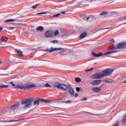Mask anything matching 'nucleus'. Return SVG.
<instances>
[{
	"instance_id": "f257e3e1",
	"label": "nucleus",
	"mask_w": 126,
	"mask_h": 126,
	"mask_svg": "<svg viewBox=\"0 0 126 126\" xmlns=\"http://www.w3.org/2000/svg\"><path fill=\"white\" fill-rule=\"evenodd\" d=\"M114 71V70L111 69H106L103 71H101L99 73H97L91 76V78L93 79H99L105 77V76H108Z\"/></svg>"
},
{
	"instance_id": "f03ea898",
	"label": "nucleus",
	"mask_w": 126,
	"mask_h": 126,
	"mask_svg": "<svg viewBox=\"0 0 126 126\" xmlns=\"http://www.w3.org/2000/svg\"><path fill=\"white\" fill-rule=\"evenodd\" d=\"M34 101V97H30L28 98H25L22 100V105H25L23 107L24 110H26L29 108H31L32 106V102Z\"/></svg>"
},
{
	"instance_id": "7ed1b4c3",
	"label": "nucleus",
	"mask_w": 126,
	"mask_h": 126,
	"mask_svg": "<svg viewBox=\"0 0 126 126\" xmlns=\"http://www.w3.org/2000/svg\"><path fill=\"white\" fill-rule=\"evenodd\" d=\"M114 53H117V51L116 50H112L110 51H108L103 54V53L99 52L98 54H96L95 52H92V56H94L95 58H98L99 57H102V58H104L105 57H107V55H110V54H113Z\"/></svg>"
},
{
	"instance_id": "20e7f679",
	"label": "nucleus",
	"mask_w": 126,
	"mask_h": 126,
	"mask_svg": "<svg viewBox=\"0 0 126 126\" xmlns=\"http://www.w3.org/2000/svg\"><path fill=\"white\" fill-rule=\"evenodd\" d=\"M40 102H43V103H46V104H50L51 102H56V100H48L44 98H38L37 99L34 101L33 104L34 106H38V105L40 104Z\"/></svg>"
},
{
	"instance_id": "39448f33",
	"label": "nucleus",
	"mask_w": 126,
	"mask_h": 126,
	"mask_svg": "<svg viewBox=\"0 0 126 126\" xmlns=\"http://www.w3.org/2000/svg\"><path fill=\"white\" fill-rule=\"evenodd\" d=\"M14 88H15L16 89H20L21 90H27V84L21 86L17 85L14 87Z\"/></svg>"
},
{
	"instance_id": "423d86ee",
	"label": "nucleus",
	"mask_w": 126,
	"mask_h": 126,
	"mask_svg": "<svg viewBox=\"0 0 126 126\" xmlns=\"http://www.w3.org/2000/svg\"><path fill=\"white\" fill-rule=\"evenodd\" d=\"M20 106V104H15L11 106H9V109L10 110V111H15V110H17V109L19 108Z\"/></svg>"
},
{
	"instance_id": "0eeeda50",
	"label": "nucleus",
	"mask_w": 126,
	"mask_h": 126,
	"mask_svg": "<svg viewBox=\"0 0 126 126\" xmlns=\"http://www.w3.org/2000/svg\"><path fill=\"white\" fill-rule=\"evenodd\" d=\"M68 91L70 96H74V90H73V88L71 87V86L70 85H68Z\"/></svg>"
},
{
	"instance_id": "6e6552de",
	"label": "nucleus",
	"mask_w": 126,
	"mask_h": 126,
	"mask_svg": "<svg viewBox=\"0 0 126 126\" xmlns=\"http://www.w3.org/2000/svg\"><path fill=\"white\" fill-rule=\"evenodd\" d=\"M44 37H45V38H51V37H53V33L52 31H47L44 33Z\"/></svg>"
},
{
	"instance_id": "1a4fd4ad",
	"label": "nucleus",
	"mask_w": 126,
	"mask_h": 126,
	"mask_svg": "<svg viewBox=\"0 0 126 126\" xmlns=\"http://www.w3.org/2000/svg\"><path fill=\"white\" fill-rule=\"evenodd\" d=\"M68 88V87H67V86H66V85L63 84H61L59 88V89L60 90H61V91L63 90V91H66Z\"/></svg>"
},
{
	"instance_id": "9d476101",
	"label": "nucleus",
	"mask_w": 126,
	"mask_h": 126,
	"mask_svg": "<svg viewBox=\"0 0 126 126\" xmlns=\"http://www.w3.org/2000/svg\"><path fill=\"white\" fill-rule=\"evenodd\" d=\"M35 87H38V86L36 84H32L31 85L27 84V90L31 89V88H35Z\"/></svg>"
},
{
	"instance_id": "9b49d317",
	"label": "nucleus",
	"mask_w": 126,
	"mask_h": 126,
	"mask_svg": "<svg viewBox=\"0 0 126 126\" xmlns=\"http://www.w3.org/2000/svg\"><path fill=\"white\" fill-rule=\"evenodd\" d=\"M61 50H63L62 48H54L53 47H51L50 49L48 50V51L49 53H53V52H55V51H61Z\"/></svg>"
},
{
	"instance_id": "f8f14e48",
	"label": "nucleus",
	"mask_w": 126,
	"mask_h": 126,
	"mask_svg": "<svg viewBox=\"0 0 126 126\" xmlns=\"http://www.w3.org/2000/svg\"><path fill=\"white\" fill-rule=\"evenodd\" d=\"M14 52L20 57H23V52L18 50L17 49H14Z\"/></svg>"
},
{
	"instance_id": "ddd939ff",
	"label": "nucleus",
	"mask_w": 126,
	"mask_h": 126,
	"mask_svg": "<svg viewBox=\"0 0 126 126\" xmlns=\"http://www.w3.org/2000/svg\"><path fill=\"white\" fill-rule=\"evenodd\" d=\"M92 90H93V91H94V92H96V93H98L100 92V91H101V90H102V89H101V87H94L92 89Z\"/></svg>"
},
{
	"instance_id": "4468645a",
	"label": "nucleus",
	"mask_w": 126,
	"mask_h": 126,
	"mask_svg": "<svg viewBox=\"0 0 126 126\" xmlns=\"http://www.w3.org/2000/svg\"><path fill=\"white\" fill-rule=\"evenodd\" d=\"M116 47L117 49H125V47H124V42L117 44Z\"/></svg>"
},
{
	"instance_id": "2eb2a0df",
	"label": "nucleus",
	"mask_w": 126,
	"mask_h": 126,
	"mask_svg": "<svg viewBox=\"0 0 126 126\" xmlns=\"http://www.w3.org/2000/svg\"><path fill=\"white\" fill-rule=\"evenodd\" d=\"M87 35V32H84L82 33L79 37V40H81L82 39H83V38H85V37H86Z\"/></svg>"
},
{
	"instance_id": "dca6fc26",
	"label": "nucleus",
	"mask_w": 126,
	"mask_h": 126,
	"mask_svg": "<svg viewBox=\"0 0 126 126\" xmlns=\"http://www.w3.org/2000/svg\"><path fill=\"white\" fill-rule=\"evenodd\" d=\"M94 18L95 17L94 16L91 15L87 18V20H89V22H91V21H93V20H94Z\"/></svg>"
},
{
	"instance_id": "f3484780",
	"label": "nucleus",
	"mask_w": 126,
	"mask_h": 126,
	"mask_svg": "<svg viewBox=\"0 0 126 126\" xmlns=\"http://www.w3.org/2000/svg\"><path fill=\"white\" fill-rule=\"evenodd\" d=\"M8 38L5 36H2L0 39V43H2V42H7Z\"/></svg>"
},
{
	"instance_id": "a211bd4d",
	"label": "nucleus",
	"mask_w": 126,
	"mask_h": 126,
	"mask_svg": "<svg viewBox=\"0 0 126 126\" xmlns=\"http://www.w3.org/2000/svg\"><path fill=\"white\" fill-rule=\"evenodd\" d=\"M36 30L38 31V32H43L44 31V28L42 26H38L36 27Z\"/></svg>"
},
{
	"instance_id": "6ab92c4d",
	"label": "nucleus",
	"mask_w": 126,
	"mask_h": 126,
	"mask_svg": "<svg viewBox=\"0 0 126 126\" xmlns=\"http://www.w3.org/2000/svg\"><path fill=\"white\" fill-rule=\"evenodd\" d=\"M62 84L59 82H55L54 85V87H57L58 89H60Z\"/></svg>"
},
{
	"instance_id": "aec40b11",
	"label": "nucleus",
	"mask_w": 126,
	"mask_h": 126,
	"mask_svg": "<svg viewBox=\"0 0 126 126\" xmlns=\"http://www.w3.org/2000/svg\"><path fill=\"white\" fill-rule=\"evenodd\" d=\"M63 98H59V99H54L55 101H57V100H61V102H63L64 103H65L66 104H70L71 103V100H66V101H63Z\"/></svg>"
},
{
	"instance_id": "412c9836",
	"label": "nucleus",
	"mask_w": 126,
	"mask_h": 126,
	"mask_svg": "<svg viewBox=\"0 0 126 126\" xmlns=\"http://www.w3.org/2000/svg\"><path fill=\"white\" fill-rule=\"evenodd\" d=\"M18 20H19L10 19L5 20L4 22H13L14 21H18Z\"/></svg>"
},
{
	"instance_id": "4be33fe9",
	"label": "nucleus",
	"mask_w": 126,
	"mask_h": 126,
	"mask_svg": "<svg viewBox=\"0 0 126 126\" xmlns=\"http://www.w3.org/2000/svg\"><path fill=\"white\" fill-rule=\"evenodd\" d=\"M20 121H21V119H19L17 120H10L9 121H0V122H2V123H11L12 122H19Z\"/></svg>"
},
{
	"instance_id": "5701e85b",
	"label": "nucleus",
	"mask_w": 126,
	"mask_h": 126,
	"mask_svg": "<svg viewBox=\"0 0 126 126\" xmlns=\"http://www.w3.org/2000/svg\"><path fill=\"white\" fill-rule=\"evenodd\" d=\"M104 82L106 83H112L113 82V80L109 78H106L104 80Z\"/></svg>"
},
{
	"instance_id": "b1692460",
	"label": "nucleus",
	"mask_w": 126,
	"mask_h": 126,
	"mask_svg": "<svg viewBox=\"0 0 126 126\" xmlns=\"http://www.w3.org/2000/svg\"><path fill=\"white\" fill-rule=\"evenodd\" d=\"M109 50H117V46L113 45L109 47Z\"/></svg>"
},
{
	"instance_id": "393cba45",
	"label": "nucleus",
	"mask_w": 126,
	"mask_h": 126,
	"mask_svg": "<svg viewBox=\"0 0 126 126\" xmlns=\"http://www.w3.org/2000/svg\"><path fill=\"white\" fill-rule=\"evenodd\" d=\"M107 14H108V12L103 11L100 14V15H103L104 17H106Z\"/></svg>"
},
{
	"instance_id": "a878e982",
	"label": "nucleus",
	"mask_w": 126,
	"mask_h": 126,
	"mask_svg": "<svg viewBox=\"0 0 126 126\" xmlns=\"http://www.w3.org/2000/svg\"><path fill=\"white\" fill-rule=\"evenodd\" d=\"M75 81L77 83H79V82L81 81V79H80L79 77H76L75 78Z\"/></svg>"
},
{
	"instance_id": "bb28decb",
	"label": "nucleus",
	"mask_w": 126,
	"mask_h": 126,
	"mask_svg": "<svg viewBox=\"0 0 126 126\" xmlns=\"http://www.w3.org/2000/svg\"><path fill=\"white\" fill-rule=\"evenodd\" d=\"M81 17L82 18V19H84V20H86V19L87 20V17H88L86 16V15H82Z\"/></svg>"
},
{
	"instance_id": "cd10ccee",
	"label": "nucleus",
	"mask_w": 126,
	"mask_h": 126,
	"mask_svg": "<svg viewBox=\"0 0 126 126\" xmlns=\"http://www.w3.org/2000/svg\"><path fill=\"white\" fill-rule=\"evenodd\" d=\"M8 87V85H2L0 86V88H7Z\"/></svg>"
},
{
	"instance_id": "c85d7f7f",
	"label": "nucleus",
	"mask_w": 126,
	"mask_h": 126,
	"mask_svg": "<svg viewBox=\"0 0 126 126\" xmlns=\"http://www.w3.org/2000/svg\"><path fill=\"white\" fill-rule=\"evenodd\" d=\"M95 82L96 83V85H98V84H100L101 82H102V80H95Z\"/></svg>"
},
{
	"instance_id": "c756f323",
	"label": "nucleus",
	"mask_w": 126,
	"mask_h": 126,
	"mask_svg": "<svg viewBox=\"0 0 126 126\" xmlns=\"http://www.w3.org/2000/svg\"><path fill=\"white\" fill-rule=\"evenodd\" d=\"M122 20H126V19L125 18V16L119 18L118 19V21H122Z\"/></svg>"
},
{
	"instance_id": "7c9ffc66",
	"label": "nucleus",
	"mask_w": 126,
	"mask_h": 126,
	"mask_svg": "<svg viewBox=\"0 0 126 126\" xmlns=\"http://www.w3.org/2000/svg\"><path fill=\"white\" fill-rule=\"evenodd\" d=\"M111 13L113 15H116V14H120V12H118L117 11H112L111 12Z\"/></svg>"
},
{
	"instance_id": "2f4dec72",
	"label": "nucleus",
	"mask_w": 126,
	"mask_h": 126,
	"mask_svg": "<svg viewBox=\"0 0 126 126\" xmlns=\"http://www.w3.org/2000/svg\"><path fill=\"white\" fill-rule=\"evenodd\" d=\"M90 84H92V85H97V84L96 83V80L93 81L90 83Z\"/></svg>"
},
{
	"instance_id": "473e14b6",
	"label": "nucleus",
	"mask_w": 126,
	"mask_h": 126,
	"mask_svg": "<svg viewBox=\"0 0 126 126\" xmlns=\"http://www.w3.org/2000/svg\"><path fill=\"white\" fill-rule=\"evenodd\" d=\"M59 34H60V32H59L58 30H56L55 32H54V35L55 36H57L58 35H59Z\"/></svg>"
},
{
	"instance_id": "72a5a7b5",
	"label": "nucleus",
	"mask_w": 126,
	"mask_h": 126,
	"mask_svg": "<svg viewBox=\"0 0 126 126\" xmlns=\"http://www.w3.org/2000/svg\"><path fill=\"white\" fill-rule=\"evenodd\" d=\"M60 15H61V13H59L57 14L54 15L53 16V17H59V16H60Z\"/></svg>"
},
{
	"instance_id": "f704fd0d",
	"label": "nucleus",
	"mask_w": 126,
	"mask_h": 126,
	"mask_svg": "<svg viewBox=\"0 0 126 126\" xmlns=\"http://www.w3.org/2000/svg\"><path fill=\"white\" fill-rule=\"evenodd\" d=\"M39 5H40V4H35V5L32 6V8H33V9L36 8V7H37V6H39Z\"/></svg>"
},
{
	"instance_id": "c9c22d12",
	"label": "nucleus",
	"mask_w": 126,
	"mask_h": 126,
	"mask_svg": "<svg viewBox=\"0 0 126 126\" xmlns=\"http://www.w3.org/2000/svg\"><path fill=\"white\" fill-rule=\"evenodd\" d=\"M6 112H7V110H6L5 109H3L0 111V114H2V113H5Z\"/></svg>"
},
{
	"instance_id": "e433bc0d",
	"label": "nucleus",
	"mask_w": 126,
	"mask_h": 126,
	"mask_svg": "<svg viewBox=\"0 0 126 126\" xmlns=\"http://www.w3.org/2000/svg\"><path fill=\"white\" fill-rule=\"evenodd\" d=\"M51 43H53V44H57V43H59L56 40H52L51 41Z\"/></svg>"
},
{
	"instance_id": "4c0bfd02",
	"label": "nucleus",
	"mask_w": 126,
	"mask_h": 126,
	"mask_svg": "<svg viewBox=\"0 0 126 126\" xmlns=\"http://www.w3.org/2000/svg\"><path fill=\"white\" fill-rule=\"evenodd\" d=\"M93 69H94V68H89V69H87L86 70V71L87 72H88V71H91L92 70H93Z\"/></svg>"
},
{
	"instance_id": "58836bf2",
	"label": "nucleus",
	"mask_w": 126,
	"mask_h": 126,
	"mask_svg": "<svg viewBox=\"0 0 126 126\" xmlns=\"http://www.w3.org/2000/svg\"><path fill=\"white\" fill-rule=\"evenodd\" d=\"M37 15H40V14H47V12H42L41 13H38Z\"/></svg>"
},
{
	"instance_id": "ea45409f",
	"label": "nucleus",
	"mask_w": 126,
	"mask_h": 126,
	"mask_svg": "<svg viewBox=\"0 0 126 126\" xmlns=\"http://www.w3.org/2000/svg\"><path fill=\"white\" fill-rule=\"evenodd\" d=\"M76 91L77 92H79L80 91V88L79 87H76Z\"/></svg>"
},
{
	"instance_id": "a19ab883",
	"label": "nucleus",
	"mask_w": 126,
	"mask_h": 126,
	"mask_svg": "<svg viewBox=\"0 0 126 126\" xmlns=\"http://www.w3.org/2000/svg\"><path fill=\"white\" fill-rule=\"evenodd\" d=\"M8 30H13L14 29V27H7V28Z\"/></svg>"
},
{
	"instance_id": "79ce46f5",
	"label": "nucleus",
	"mask_w": 126,
	"mask_h": 126,
	"mask_svg": "<svg viewBox=\"0 0 126 126\" xmlns=\"http://www.w3.org/2000/svg\"><path fill=\"white\" fill-rule=\"evenodd\" d=\"M123 46L124 49H126V41L123 42Z\"/></svg>"
},
{
	"instance_id": "37998d69",
	"label": "nucleus",
	"mask_w": 126,
	"mask_h": 126,
	"mask_svg": "<svg viewBox=\"0 0 126 126\" xmlns=\"http://www.w3.org/2000/svg\"><path fill=\"white\" fill-rule=\"evenodd\" d=\"M45 87H52V86L50 85H49L48 83H47L45 85Z\"/></svg>"
},
{
	"instance_id": "c03bdc74",
	"label": "nucleus",
	"mask_w": 126,
	"mask_h": 126,
	"mask_svg": "<svg viewBox=\"0 0 126 126\" xmlns=\"http://www.w3.org/2000/svg\"><path fill=\"white\" fill-rule=\"evenodd\" d=\"M104 29H109V28H106L105 29H101V28H99L98 29V31H100V30H104Z\"/></svg>"
},
{
	"instance_id": "a18cd8bd",
	"label": "nucleus",
	"mask_w": 126,
	"mask_h": 126,
	"mask_svg": "<svg viewBox=\"0 0 126 126\" xmlns=\"http://www.w3.org/2000/svg\"><path fill=\"white\" fill-rule=\"evenodd\" d=\"M87 100V98H86V97H84L82 98V101H86Z\"/></svg>"
},
{
	"instance_id": "49530a36",
	"label": "nucleus",
	"mask_w": 126,
	"mask_h": 126,
	"mask_svg": "<svg viewBox=\"0 0 126 126\" xmlns=\"http://www.w3.org/2000/svg\"><path fill=\"white\" fill-rule=\"evenodd\" d=\"M12 24H14V25H21V24L14 23H12Z\"/></svg>"
},
{
	"instance_id": "de8ad7c7",
	"label": "nucleus",
	"mask_w": 126,
	"mask_h": 126,
	"mask_svg": "<svg viewBox=\"0 0 126 126\" xmlns=\"http://www.w3.org/2000/svg\"><path fill=\"white\" fill-rule=\"evenodd\" d=\"M126 78V75H124L121 77L122 79H125Z\"/></svg>"
},
{
	"instance_id": "09e8293b",
	"label": "nucleus",
	"mask_w": 126,
	"mask_h": 126,
	"mask_svg": "<svg viewBox=\"0 0 126 126\" xmlns=\"http://www.w3.org/2000/svg\"><path fill=\"white\" fill-rule=\"evenodd\" d=\"M110 42H111V43H115V40H114V39H110Z\"/></svg>"
},
{
	"instance_id": "8fccbe9b",
	"label": "nucleus",
	"mask_w": 126,
	"mask_h": 126,
	"mask_svg": "<svg viewBox=\"0 0 126 126\" xmlns=\"http://www.w3.org/2000/svg\"><path fill=\"white\" fill-rule=\"evenodd\" d=\"M74 97H75V98H76V97H78V94H75Z\"/></svg>"
},
{
	"instance_id": "3c124183",
	"label": "nucleus",
	"mask_w": 126,
	"mask_h": 126,
	"mask_svg": "<svg viewBox=\"0 0 126 126\" xmlns=\"http://www.w3.org/2000/svg\"><path fill=\"white\" fill-rule=\"evenodd\" d=\"M60 13H62V14H65V11H62Z\"/></svg>"
},
{
	"instance_id": "603ef678",
	"label": "nucleus",
	"mask_w": 126,
	"mask_h": 126,
	"mask_svg": "<svg viewBox=\"0 0 126 126\" xmlns=\"http://www.w3.org/2000/svg\"><path fill=\"white\" fill-rule=\"evenodd\" d=\"M119 126V122H117V124L113 126Z\"/></svg>"
},
{
	"instance_id": "864d4df0",
	"label": "nucleus",
	"mask_w": 126,
	"mask_h": 126,
	"mask_svg": "<svg viewBox=\"0 0 126 126\" xmlns=\"http://www.w3.org/2000/svg\"><path fill=\"white\" fill-rule=\"evenodd\" d=\"M2 27H0V31H1V30H2Z\"/></svg>"
},
{
	"instance_id": "5fc2aeb1",
	"label": "nucleus",
	"mask_w": 126,
	"mask_h": 126,
	"mask_svg": "<svg viewBox=\"0 0 126 126\" xmlns=\"http://www.w3.org/2000/svg\"><path fill=\"white\" fill-rule=\"evenodd\" d=\"M12 86L13 87H14V86H15V85L14 84H12Z\"/></svg>"
},
{
	"instance_id": "6e6d98bb",
	"label": "nucleus",
	"mask_w": 126,
	"mask_h": 126,
	"mask_svg": "<svg viewBox=\"0 0 126 126\" xmlns=\"http://www.w3.org/2000/svg\"><path fill=\"white\" fill-rule=\"evenodd\" d=\"M0 65H2V62H0Z\"/></svg>"
},
{
	"instance_id": "4d7b16f0",
	"label": "nucleus",
	"mask_w": 126,
	"mask_h": 126,
	"mask_svg": "<svg viewBox=\"0 0 126 126\" xmlns=\"http://www.w3.org/2000/svg\"><path fill=\"white\" fill-rule=\"evenodd\" d=\"M93 115H94V116H99V115L98 114H93Z\"/></svg>"
},
{
	"instance_id": "13d9d810",
	"label": "nucleus",
	"mask_w": 126,
	"mask_h": 126,
	"mask_svg": "<svg viewBox=\"0 0 126 126\" xmlns=\"http://www.w3.org/2000/svg\"><path fill=\"white\" fill-rule=\"evenodd\" d=\"M13 84V82H10V84Z\"/></svg>"
},
{
	"instance_id": "bf43d9fd",
	"label": "nucleus",
	"mask_w": 126,
	"mask_h": 126,
	"mask_svg": "<svg viewBox=\"0 0 126 126\" xmlns=\"http://www.w3.org/2000/svg\"><path fill=\"white\" fill-rule=\"evenodd\" d=\"M60 44H63V41L59 42Z\"/></svg>"
},
{
	"instance_id": "052dcab7",
	"label": "nucleus",
	"mask_w": 126,
	"mask_h": 126,
	"mask_svg": "<svg viewBox=\"0 0 126 126\" xmlns=\"http://www.w3.org/2000/svg\"><path fill=\"white\" fill-rule=\"evenodd\" d=\"M124 17H125V20H126V15L124 16Z\"/></svg>"
},
{
	"instance_id": "680f3d73",
	"label": "nucleus",
	"mask_w": 126,
	"mask_h": 126,
	"mask_svg": "<svg viewBox=\"0 0 126 126\" xmlns=\"http://www.w3.org/2000/svg\"><path fill=\"white\" fill-rule=\"evenodd\" d=\"M123 83H126V80L125 81L123 82Z\"/></svg>"
},
{
	"instance_id": "e2e57ef3",
	"label": "nucleus",
	"mask_w": 126,
	"mask_h": 126,
	"mask_svg": "<svg viewBox=\"0 0 126 126\" xmlns=\"http://www.w3.org/2000/svg\"><path fill=\"white\" fill-rule=\"evenodd\" d=\"M32 30H33V31H35V30L32 29Z\"/></svg>"
},
{
	"instance_id": "0e129e2a",
	"label": "nucleus",
	"mask_w": 126,
	"mask_h": 126,
	"mask_svg": "<svg viewBox=\"0 0 126 126\" xmlns=\"http://www.w3.org/2000/svg\"><path fill=\"white\" fill-rule=\"evenodd\" d=\"M125 24H126V22L125 23Z\"/></svg>"
},
{
	"instance_id": "69168bd1",
	"label": "nucleus",
	"mask_w": 126,
	"mask_h": 126,
	"mask_svg": "<svg viewBox=\"0 0 126 126\" xmlns=\"http://www.w3.org/2000/svg\"><path fill=\"white\" fill-rule=\"evenodd\" d=\"M30 67H29V68H30Z\"/></svg>"
},
{
	"instance_id": "338daca9",
	"label": "nucleus",
	"mask_w": 126,
	"mask_h": 126,
	"mask_svg": "<svg viewBox=\"0 0 126 126\" xmlns=\"http://www.w3.org/2000/svg\"><path fill=\"white\" fill-rule=\"evenodd\" d=\"M80 4L81 5V3H80Z\"/></svg>"
},
{
	"instance_id": "774afa93",
	"label": "nucleus",
	"mask_w": 126,
	"mask_h": 126,
	"mask_svg": "<svg viewBox=\"0 0 126 126\" xmlns=\"http://www.w3.org/2000/svg\"><path fill=\"white\" fill-rule=\"evenodd\" d=\"M80 4L81 5V3H80Z\"/></svg>"
}]
</instances>
